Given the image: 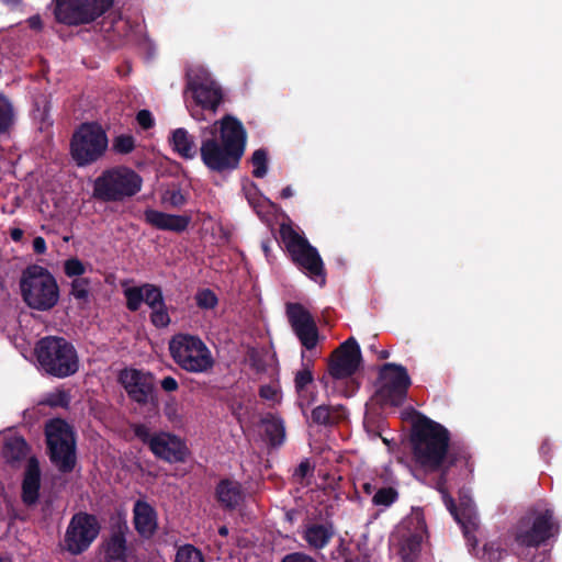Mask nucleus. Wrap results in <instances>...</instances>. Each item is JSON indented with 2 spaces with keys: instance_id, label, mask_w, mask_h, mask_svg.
<instances>
[{
  "instance_id": "1",
  "label": "nucleus",
  "mask_w": 562,
  "mask_h": 562,
  "mask_svg": "<svg viewBox=\"0 0 562 562\" xmlns=\"http://www.w3.org/2000/svg\"><path fill=\"white\" fill-rule=\"evenodd\" d=\"M450 434L441 424L429 417L418 414L412 424L411 443L413 457L420 468L426 471L441 470L435 482V488L440 493L441 499L461 527L470 552H476L477 539L475 531L479 528V516L475 505L470 496L460 494L457 504L449 493L448 484L453 480L450 475L452 468L472 472L469 454L464 449H449Z\"/></svg>"
},
{
  "instance_id": "2",
  "label": "nucleus",
  "mask_w": 562,
  "mask_h": 562,
  "mask_svg": "<svg viewBox=\"0 0 562 562\" xmlns=\"http://www.w3.org/2000/svg\"><path fill=\"white\" fill-rule=\"evenodd\" d=\"M23 302L32 310L47 312L59 301V286L52 272L40 265H30L19 281Z\"/></svg>"
},
{
  "instance_id": "3",
  "label": "nucleus",
  "mask_w": 562,
  "mask_h": 562,
  "mask_svg": "<svg viewBox=\"0 0 562 562\" xmlns=\"http://www.w3.org/2000/svg\"><path fill=\"white\" fill-rule=\"evenodd\" d=\"M40 368L48 375L64 379L79 370V357L75 346L64 337L46 336L35 346Z\"/></svg>"
},
{
  "instance_id": "4",
  "label": "nucleus",
  "mask_w": 562,
  "mask_h": 562,
  "mask_svg": "<svg viewBox=\"0 0 562 562\" xmlns=\"http://www.w3.org/2000/svg\"><path fill=\"white\" fill-rule=\"evenodd\" d=\"M143 188V178L132 168L115 166L103 170L93 181L92 196L97 201L123 202Z\"/></svg>"
},
{
  "instance_id": "5",
  "label": "nucleus",
  "mask_w": 562,
  "mask_h": 562,
  "mask_svg": "<svg viewBox=\"0 0 562 562\" xmlns=\"http://www.w3.org/2000/svg\"><path fill=\"white\" fill-rule=\"evenodd\" d=\"M44 434L50 462L60 473L72 472L77 465V436L74 427L65 419L53 418L46 422Z\"/></svg>"
},
{
  "instance_id": "6",
  "label": "nucleus",
  "mask_w": 562,
  "mask_h": 562,
  "mask_svg": "<svg viewBox=\"0 0 562 562\" xmlns=\"http://www.w3.org/2000/svg\"><path fill=\"white\" fill-rule=\"evenodd\" d=\"M280 236L292 262L321 286L326 283V269L318 250L290 225H281Z\"/></svg>"
},
{
  "instance_id": "7",
  "label": "nucleus",
  "mask_w": 562,
  "mask_h": 562,
  "mask_svg": "<svg viewBox=\"0 0 562 562\" xmlns=\"http://www.w3.org/2000/svg\"><path fill=\"white\" fill-rule=\"evenodd\" d=\"M559 531V522L551 509L532 510L519 519L515 542L525 549L546 547L558 537Z\"/></svg>"
},
{
  "instance_id": "8",
  "label": "nucleus",
  "mask_w": 562,
  "mask_h": 562,
  "mask_svg": "<svg viewBox=\"0 0 562 562\" xmlns=\"http://www.w3.org/2000/svg\"><path fill=\"white\" fill-rule=\"evenodd\" d=\"M169 351L173 361L187 372L204 373L214 366L210 349L198 336L175 335L169 341Z\"/></svg>"
},
{
  "instance_id": "9",
  "label": "nucleus",
  "mask_w": 562,
  "mask_h": 562,
  "mask_svg": "<svg viewBox=\"0 0 562 562\" xmlns=\"http://www.w3.org/2000/svg\"><path fill=\"white\" fill-rule=\"evenodd\" d=\"M114 0H55L54 14L59 23L79 26L105 14Z\"/></svg>"
},
{
  "instance_id": "10",
  "label": "nucleus",
  "mask_w": 562,
  "mask_h": 562,
  "mask_svg": "<svg viewBox=\"0 0 562 562\" xmlns=\"http://www.w3.org/2000/svg\"><path fill=\"white\" fill-rule=\"evenodd\" d=\"M101 526L95 515L78 512L72 515L64 537V549L71 555L86 552L98 538Z\"/></svg>"
},
{
  "instance_id": "11",
  "label": "nucleus",
  "mask_w": 562,
  "mask_h": 562,
  "mask_svg": "<svg viewBox=\"0 0 562 562\" xmlns=\"http://www.w3.org/2000/svg\"><path fill=\"white\" fill-rule=\"evenodd\" d=\"M119 383L125 390L128 398L139 406H158V395L153 373L135 369L124 368L119 372Z\"/></svg>"
},
{
  "instance_id": "12",
  "label": "nucleus",
  "mask_w": 562,
  "mask_h": 562,
  "mask_svg": "<svg viewBox=\"0 0 562 562\" xmlns=\"http://www.w3.org/2000/svg\"><path fill=\"white\" fill-rule=\"evenodd\" d=\"M247 143H201L200 155L213 172H231L238 168Z\"/></svg>"
},
{
  "instance_id": "13",
  "label": "nucleus",
  "mask_w": 562,
  "mask_h": 562,
  "mask_svg": "<svg viewBox=\"0 0 562 562\" xmlns=\"http://www.w3.org/2000/svg\"><path fill=\"white\" fill-rule=\"evenodd\" d=\"M379 380L381 381L376 392L379 397L392 406H402L412 385L407 369L393 362L384 363L380 368Z\"/></svg>"
},
{
  "instance_id": "14",
  "label": "nucleus",
  "mask_w": 562,
  "mask_h": 562,
  "mask_svg": "<svg viewBox=\"0 0 562 562\" xmlns=\"http://www.w3.org/2000/svg\"><path fill=\"white\" fill-rule=\"evenodd\" d=\"M187 90L192 93L196 104L206 110H216L223 100V92L211 74L202 67L187 71Z\"/></svg>"
},
{
  "instance_id": "15",
  "label": "nucleus",
  "mask_w": 562,
  "mask_h": 562,
  "mask_svg": "<svg viewBox=\"0 0 562 562\" xmlns=\"http://www.w3.org/2000/svg\"><path fill=\"white\" fill-rule=\"evenodd\" d=\"M362 361L358 341L349 337L330 356L328 373L335 380H342L353 375Z\"/></svg>"
},
{
  "instance_id": "16",
  "label": "nucleus",
  "mask_w": 562,
  "mask_h": 562,
  "mask_svg": "<svg viewBox=\"0 0 562 562\" xmlns=\"http://www.w3.org/2000/svg\"><path fill=\"white\" fill-rule=\"evenodd\" d=\"M286 316L292 330L306 350L318 342L319 331L312 314L301 303H288Z\"/></svg>"
},
{
  "instance_id": "17",
  "label": "nucleus",
  "mask_w": 562,
  "mask_h": 562,
  "mask_svg": "<svg viewBox=\"0 0 562 562\" xmlns=\"http://www.w3.org/2000/svg\"><path fill=\"white\" fill-rule=\"evenodd\" d=\"M128 532L130 527L124 517L111 518L110 533L101 544L104 562H127L128 546L126 536Z\"/></svg>"
},
{
  "instance_id": "18",
  "label": "nucleus",
  "mask_w": 562,
  "mask_h": 562,
  "mask_svg": "<svg viewBox=\"0 0 562 562\" xmlns=\"http://www.w3.org/2000/svg\"><path fill=\"white\" fill-rule=\"evenodd\" d=\"M408 524L414 526V531L402 537L400 554L404 562H417L424 537L427 535V525L423 513L416 512Z\"/></svg>"
},
{
  "instance_id": "19",
  "label": "nucleus",
  "mask_w": 562,
  "mask_h": 562,
  "mask_svg": "<svg viewBox=\"0 0 562 562\" xmlns=\"http://www.w3.org/2000/svg\"><path fill=\"white\" fill-rule=\"evenodd\" d=\"M150 451L155 457L169 463L184 462L188 456L186 443L169 432L156 434Z\"/></svg>"
},
{
  "instance_id": "20",
  "label": "nucleus",
  "mask_w": 562,
  "mask_h": 562,
  "mask_svg": "<svg viewBox=\"0 0 562 562\" xmlns=\"http://www.w3.org/2000/svg\"><path fill=\"white\" fill-rule=\"evenodd\" d=\"M144 221L151 227L181 234L186 232L192 221L187 214H169L154 209L144 211Z\"/></svg>"
},
{
  "instance_id": "21",
  "label": "nucleus",
  "mask_w": 562,
  "mask_h": 562,
  "mask_svg": "<svg viewBox=\"0 0 562 562\" xmlns=\"http://www.w3.org/2000/svg\"><path fill=\"white\" fill-rule=\"evenodd\" d=\"M133 525L143 539H151L158 530V514L146 501L138 499L133 506Z\"/></svg>"
},
{
  "instance_id": "22",
  "label": "nucleus",
  "mask_w": 562,
  "mask_h": 562,
  "mask_svg": "<svg viewBox=\"0 0 562 562\" xmlns=\"http://www.w3.org/2000/svg\"><path fill=\"white\" fill-rule=\"evenodd\" d=\"M41 468L35 457L27 460L21 485V499L26 507L37 504L41 490Z\"/></svg>"
},
{
  "instance_id": "23",
  "label": "nucleus",
  "mask_w": 562,
  "mask_h": 562,
  "mask_svg": "<svg viewBox=\"0 0 562 562\" xmlns=\"http://www.w3.org/2000/svg\"><path fill=\"white\" fill-rule=\"evenodd\" d=\"M69 154L77 167H87L104 156L109 143H69Z\"/></svg>"
},
{
  "instance_id": "24",
  "label": "nucleus",
  "mask_w": 562,
  "mask_h": 562,
  "mask_svg": "<svg viewBox=\"0 0 562 562\" xmlns=\"http://www.w3.org/2000/svg\"><path fill=\"white\" fill-rule=\"evenodd\" d=\"M263 428V440L270 449H278L286 438L285 423L283 418L273 413H267L260 418Z\"/></svg>"
},
{
  "instance_id": "25",
  "label": "nucleus",
  "mask_w": 562,
  "mask_h": 562,
  "mask_svg": "<svg viewBox=\"0 0 562 562\" xmlns=\"http://www.w3.org/2000/svg\"><path fill=\"white\" fill-rule=\"evenodd\" d=\"M215 497L222 508L234 510L244 501L241 484L231 479H222L215 487Z\"/></svg>"
},
{
  "instance_id": "26",
  "label": "nucleus",
  "mask_w": 562,
  "mask_h": 562,
  "mask_svg": "<svg viewBox=\"0 0 562 562\" xmlns=\"http://www.w3.org/2000/svg\"><path fill=\"white\" fill-rule=\"evenodd\" d=\"M314 382L312 364L303 363V368L297 370L294 376V387L299 397V405L304 411L311 406L316 400L315 392H308L307 386Z\"/></svg>"
},
{
  "instance_id": "27",
  "label": "nucleus",
  "mask_w": 562,
  "mask_h": 562,
  "mask_svg": "<svg viewBox=\"0 0 562 562\" xmlns=\"http://www.w3.org/2000/svg\"><path fill=\"white\" fill-rule=\"evenodd\" d=\"M334 536L335 528L331 522L311 524L305 528L303 539L311 548L322 550L329 544Z\"/></svg>"
},
{
  "instance_id": "28",
  "label": "nucleus",
  "mask_w": 562,
  "mask_h": 562,
  "mask_svg": "<svg viewBox=\"0 0 562 562\" xmlns=\"http://www.w3.org/2000/svg\"><path fill=\"white\" fill-rule=\"evenodd\" d=\"M50 102L45 95H41L34 100L32 109V120L36 125V128L45 133L46 138H50V130L53 126V120L50 117Z\"/></svg>"
},
{
  "instance_id": "29",
  "label": "nucleus",
  "mask_w": 562,
  "mask_h": 562,
  "mask_svg": "<svg viewBox=\"0 0 562 562\" xmlns=\"http://www.w3.org/2000/svg\"><path fill=\"white\" fill-rule=\"evenodd\" d=\"M346 417L347 412L342 405H319L316 406L311 413L312 422L316 425L325 427L337 425Z\"/></svg>"
},
{
  "instance_id": "30",
  "label": "nucleus",
  "mask_w": 562,
  "mask_h": 562,
  "mask_svg": "<svg viewBox=\"0 0 562 562\" xmlns=\"http://www.w3.org/2000/svg\"><path fill=\"white\" fill-rule=\"evenodd\" d=\"M221 138L218 140H246L247 132L243 123L233 115L226 114L220 121Z\"/></svg>"
},
{
  "instance_id": "31",
  "label": "nucleus",
  "mask_w": 562,
  "mask_h": 562,
  "mask_svg": "<svg viewBox=\"0 0 562 562\" xmlns=\"http://www.w3.org/2000/svg\"><path fill=\"white\" fill-rule=\"evenodd\" d=\"M29 446L23 437L8 438L2 448V456L8 463H15L25 458Z\"/></svg>"
},
{
  "instance_id": "32",
  "label": "nucleus",
  "mask_w": 562,
  "mask_h": 562,
  "mask_svg": "<svg viewBox=\"0 0 562 562\" xmlns=\"http://www.w3.org/2000/svg\"><path fill=\"white\" fill-rule=\"evenodd\" d=\"M70 140H108L106 133L98 122L81 123Z\"/></svg>"
},
{
  "instance_id": "33",
  "label": "nucleus",
  "mask_w": 562,
  "mask_h": 562,
  "mask_svg": "<svg viewBox=\"0 0 562 562\" xmlns=\"http://www.w3.org/2000/svg\"><path fill=\"white\" fill-rule=\"evenodd\" d=\"M15 125V113L12 103L0 94V135L9 136Z\"/></svg>"
},
{
  "instance_id": "34",
  "label": "nucleus",
  "mask_w": 562,
  "mask_h": 562,
  "mask_svg": "<svg viewBox=\"0 0 562 562\" xmlns=\"http://www.w3.org/2000/svg\"><path fill=\"white\" fill-rule=\"evenodd\" d=\"M397 498L398 492L396 491V488L392 486L381 487L374 493L372 497V503L375 506L390 507L397 501Z\"/></svg>"
},
{
  "instance_id": "35",
  "label": "nucleus",
  "mask_w": 562,
  "mask_h": 562,
  "mask_svg": "<svg viewBox=\"0 0 562 562\" xmlns=\"http://www.w3.org/2000/svg\"><path fill=\"white\" fill-rule=\"evenodd\" d=\"M251 164L254 166L252 176L255 178H263L268 172L267 150L263 148L255 150L251 156Z\"/></svg>"
},
{
  "instance_id": "36",
  "label": "nucleus",
  "mask_w": 562,
  "mask_h": 562,
  "mask_svg": "<svg viewBox=\"0 0 562 562\" xmlns=\"http://www.w3.org/2000/svg\"><path fill=\"white\" fill-rule=\"evenodd\" d=\"M124 296L127 310L131 312L138 311L144 301V284L125 289Z\"/></svg>"
},
{
  "instance_id": "37",
  "label": "nucleus",
  "mask_w": 562,
  "mask_h": 562,
  "mask_svg": "<svg viewBox=\"0 0 562 562\" xmlns=\"http://www.w3.org/2000/svg\"><path fill=\"white\" fill-rule=\"evenodd\" d=\"M164 295L161 289L151 283H144V301L150 310L157 307L161 303H164Z\"/></svg>"
},
{
  "instance_id": "38",
  "label": "nucleus",
  "mask_w": 562,
  "mask_h": 562,
  "mask_svg": "<svg viewBox=\"0 0 562 562\" xmlns=\"http://www.w3.org/2000/svg\"><path fill=\"white\" fill-rule=\"evenodd\" d=\"M506 554L507 551L498 543L487 542L482 549V555L480 559L484 562H499Z\"/></svg>"
},
{
  "instance_id": "39",
  "label": "nucleus",
  "mask_w": 562,
  "mask_h": 562,
  "mask_svg": "<svg viewBox=\"0 0 562 562\" xmlns=\"http://www.w3.org/2000/svg\"><path fill=\"white\" fill-rule=\"evenodd\" d=\"M150 322L156 328H165L169 326L171 319L166 303H161L157 307L151 308Z\"/></svg>"
},
{
  "instance_id": "40",
  "label": "nucleus",
  "mask_w": 562,
  "mask_h": 562,
  "mask_svg": "<svg viewBox=\"0 0 562 562\" xmlns=\"http://www.w3.org/2000/svg\"><path fill=\"white\" fill-rule=\"evenodd\" d=\"M175 562H204V559L200 550L187 544L177 551Z\"/></svg>"
},
{
  "instance_id": "41",
  "label": "nucleus",
  "mask_w": 562,
  "mask_h": 562,
  "mask_svg": "<svg viewBox=\"0 0 562 562\" xmlns=\"http://www.w3.org/2000/svg\"><path fill=\"white\" fill-rule=\"evenodd\" d=\"M89 280L77 278L71 282L70 294L78 301L87 302L89 299Z\"/></svg>"
},
{
  "instance_id": "42",
  "label": "nucleus",
  "mask_w": 562,
  "mask_h": 562,
  "mask_svg": "<svg viewBox=\"0 0 562 562\" xmlns=\"http://www.w3.org/2000/svg\"><path fill=\"white\" fill-rule=\"evenodd\" d=\"M196 305L200 308L211 310L217 305V296L210 289H204L196 293L195 295Z\"/></svg>"
},
{
  "instance_id": "43",
  "label": "nucleus",
  "mask_w": 562,
  "mask_h": 562,
  "mask_svg": "<svg viewBox=\"0 0 562 562\" xmlns=\"http://www.w3.org/2000/svg\"><path fill=\"white\" fill-rule=\"evenodd\" d=\"M164 202L173 207H180L187 203V198L181 189H169L162 195Z\"/></svg>"
},
{
  "instance_id": "44",
  "label": "nucleus",
  "mask_w": 562,
  "mask_h": 562,
  "mask_svg": "<svg viewBox=\"0 0 562 562\" xmlns=\"http://www.w3.org/2000/svg\"><path fill=\"white\" fill-rule=\"evenodd\" d=\"M246 360H247L249 367L252 370H255L257 373L266 371V362L257 349H255V348L249 349L247 351Z\"/></svg>"
},
{
  "instance_id": "45",
  "label": "nucleus",
  "mask_w": 562,
  "mask_h": 562,
  "mask_svg": "<svg viewBox=\"0 0 562 562\" xmlns=\"http://www.w3.org/2000/svg\"><path fill=\"white\" fill-rule=\"evenodd\" d=\"M64 271L67 277L80 278L86 272V268L78 258H70L65 261Z\"/></svg>"
},
{
  "instance_id": "46",
  "label": "nucleus",
  "mask_w": 562,
  "mask_h": 562,
  "mask_svg": "<svg viewBox=\"0 0 562 562\" xmlns=\"http://www.w3.org/2000/svg\"><path fill=\"white\" fill-rule=\"evenodd\" d=\"M133 432L137 439H139L144 445H147L151 450L155 435L150 434V429L145 424H135L133 426Z\"/></svg>"
},
{
  "instance_id": "47",
  "label": "nucleus",
  "mask_w": 562,
  "mask_h": 562,
  "mask_svg": "<svg viewBox=\"0 0 562 562\" xmlns=\"http://www.w3.org/2000/svg\"><path fill=\"white\" fill-rule=\"evenodd\" d=\"M173 150L177 151L184 159H192L198 153L195 143H171Z\"/></svg>"
},
{
  "instance_id": "48",
  "label": "nucleus",
  "mask_w": 562,
  "mask_h": 562,
  "mask_svg": "<svg viewBox=\"0 0 562 562\" xmlns=\"http://www.w3.org/2000/svg\"><path fill=\"white\" fill-rule=\"evenodd\" d=\"M136 121L138 125L144 130H149L154 126L155 121L149 110H140L136 114Z\"/></svg>"
},
{
  "instance_id": "49",
  "label": "nucleus",
  "mask_w": 562,
  "mask_h": 562,
  "mask_svg": "<svg viewBox=\"0 0 562 562\" xmlns=\"http://www.w3.org/2000/svg\"><path fill=\"white\" fill-rule=\"evenodd\" d=\"M313 471V468L308 461V459L303 460L297 468L294 470L293 477L297 482H302L308 473Z\"/></svg>"
},
{
  "instance_id": "50",
  "label": "nucleus",
  "mask_w": 562,
  "mask_h": 562,
  "mask_svg": "<svg viewBox=\"0 0 562 562\" xmlns=\"http://www.w3.org/2000/svg\"><path fill=\"white\" fill-rule=\"evenodd\" d=\"M281 562H317L311 555L303 552H293L283 557Z\"/></svg>"
},
{
  "instance_id": "51",
  "label": "nucleus",
  "mask_w": 562,
  "mask_h": 562,
  "mask_svg": "<svg viewBox=\"0 0 562 562\" xmlns=\"http://www.w3.org/2000/svg\"><path fill=\"white\" fill-rule=\"evenodd\" d=\"M259 396L267 401H276L278 396V390L271 384H265L259 387Z\"/></svg>"
},
{
  "instance_id": "52",
  "label": "nucleus",
  "mask_w": 562,
  "mask_h": 562,
  "mask_svg": "<svg viewBox=\"0 0 562 562\" xmlns=\"http://www.w3.org/2000/svg\"><path fill=\"white\" fill-rule=\"evenodd\" d=\"M160 386L165 392H168V393L176 392L179 389V384H178L177 380L170 375L165 376L160 381Z\"/></svg>"
},
{
  "instance_id": "53",
  "label": "nucleus",
  "mask_w": 562,
  "mask_h": 562,
  "mask_svg": "<svg viewBox=\"0 0 562 562\" xmlns=\"http://www.w3.org/2000/svg\"><path fill=\"white\" fill-rule=\"evenodd\" d=\"M113 150L121 155H126L135 149V143H113Z\"/></svg>"
},
{
  "instance_id": "54",
  "label": "nucleus",
  "mask_w": 562,
  "mask_h": 562,
  "mask_svg": "<svg viewBox=\"0 0 562 562\" xmlns=\"http://www.w3.org/2000/svg\"><path fill=\"white\" fill-rule=\"evenodd\" d=\"M33 250L37 255H43L46 252V241L42 236H37L33 239Z\"/></svg>"
},
{
  "instance_id": "55",
  "label": "nucleus",
  "mask_w": 562,
  "mask_h": 562,
  "mask_svg": "<svg viewBox=\"0 0 562 562\" xmlns=\"http://www.w3.org/2000/svg\"><path fill=\"white\" fill-rule=\"evenodd\" d=\"M69 403V397L68 395L65 393V392H60L58 395H57V398L56 400H52L49 401V404L52 406H67Z\"/></svg>"
},
{
  "instance_id": "56",
  "label": "nucleus",
  "mask_w": 562,
  "mask_h": 562,
  "mask_svg": "<svg viewBox=\"0 0 562 562\" xmlns=\"http://www.w3.org/2000/svg\"><path fill=\"white\" fill-rule=\"evenodd\" d=\"M168 140H188V132L184 128H176Z\"/></svg>"
},
{
  "instance_id": "57",
  "label": "nucleus",
  "mask_w": 562,
  "mask_h": 562,
  "mask_svg": "<svg viewBox=\"0 0 562 562\" xmlns=\"http://www.w3.org/2000/svg\"><path fill=\"white\" fill-rule=\"evenodd\" d=\"M27 23H29L30 29L35 30V31H41L43 27L42 19L37 14L29 18Z\"/></svg>"
},
{
  "instance_id": "58",
  "label": "nucleus",
  "mask_w": 562,
  "mask_h": 562,
  "mask_svg": "<svg viewBox=\"0 0 562 562\" xmlns=\"http://www.w3.org/2000/svg\"><path fill=\"white\" fill-rule=\"evenodd\" d=\"M550 558V551L549 550H543L542 552L538 553V554H533L531 558H530V561L531 562H546L548 561Z\"/></svg>"
},
{
  "instance_id": "59",
  "label": "nucleus",
  "mask_w": 562,
  "mask_h": 562,
  "mask_svg": "<svg viewBox=\"0 0 562 562\" xmlns=\"http://www.w3.org/2000/svg\"><path fill=\"white\" fill-rule=\"evenodd\" d=\"M24 232L19 228L14 227L10 229V237L13 241L20 243L23 239Z\"/></svg>"
},
{
  "instance_id": "60",
  "label": "nucleus",
  "mask_w": 562,
  "mask_h": 562,
  "mask_svg": "<svg viewBox=\"0 0 562 562\" xmlns=\"http://www.w3.org/2000/svg\"><path fill=\"white\" fill-rule=\"evenodd\" d=\"M0 3L13 11L21 4V0H0Z\"/></svg>"
},
{
  "instance_id": "61",
  "label": "nucleus",
  "mask_w": 562,
  "mask_h": 562,
  "mask_svg": "<svg viewBox=\"0 0 562 562\" xmlns=\"http://www.w3.org/2000/svg\"><path fill=\"white\" fill-rule=\"evenodd\" d=\"M293 190L291 188V186H286L285 188L282 189V191L280 192V198L281 199H289L291 196H293Z\"/></svg>"
},
{
  "instance_id": "62",
  "label": "nucleus",
  "mask_w": 562,
  "mask_h": 562,
  "mask_svg": "<svg viewBox=\"0 0 562 562\" xmlns=\"http://www.w3.org/2000/svg\"><path fill=\"white\" fill-rule=\"evenodd\" d=\"M362 490L366 494L370 495L375 491V486L370 482H366L362 484Z\"/></svg>"
},
{
  "instance_id": "63",
  "label": "nucleus",
  "mask_w": 562,
  "mask_h": 562,
  "mask_svg": "<svg viewBox=\"0 0 562 562\" xmlns=\"http://www.w3.org/2000/svg\"><path fill=\"white\" fill-rule=\"evenodd\" d=\"M175 413L176 408L173 407V405L167 404L165 407V415L168 417V419L171 420Z\"/></svg>"
},
{
  "instance_id": "64",
  "label": "nucleus",
  "mask_w": 562,
  "mask_h": 562,
  "mask_svg": "<svg viewBox=\"0 0 562 562\" xmlns=\"http://www.w3.org/2000/svg\"><path fill=\"white\" fill-rule=\"evenodd\" d=\"M113 140H120V142H123V140H134L133 136L131 135H119L116 136Z\"/></svg>"
}]
</instances>
